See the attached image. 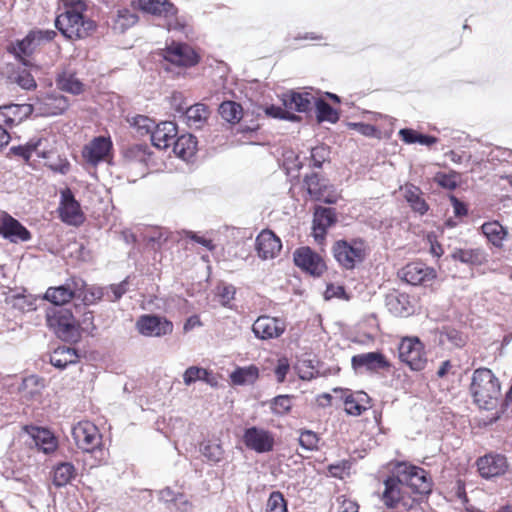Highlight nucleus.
<instances>
[{
	"label": "nucleus",
	"mask_w": 512,
	"mask_h": 512,
	"mask_svg": "<svg viewBox=\"0 0 512 512\" xmlns=\"http://www.w3.org/2000/svg\"><path fill=\"white\" fill-rule=\"evenodd\" d=\"M317 119L319 122L328 121L331 123L337 122L339 119L338 113L324 100L316 101Z\"/></svg>",
	"instance_id": "de8ad7c7"
},
{
	"label": "nucleus",
	"mask_w": 512,
	"mask_h": 512,
	"mask_svg": "<svg viewBox=\"0 0 512 512\" xmlns=\"http://www.w3.org/2000/svg\"><path fill=\"white\" fill-rule=\"evenodd\" d=\"M286 330L283 320L267 315L259 316L252 325V331L256 338L270 340L279 338Z\"/></svg>",
	"instance_id": "ddd939ff"
},
{
	"label": "nucleus",
	"mask_w": 512,
	"mask_h": 512,
	"mask_svg": "<svg viewBox=\"0 0 512 512\" xmlns=\"http://www.w3.org/2000/svg\"><path fill=\"white\" fill-rule=\"evenodd\" d=\"M336 221V214L332 208L317 207L314 212L313 229L315 236L323 235Z\"/></svg>",
	"instance_id": "c756f323"
},
{
	"label": "nucleus",
	"mask_w": 512,
	"mask_h": 512,
	"mask_svg": "<svg viewBox=\"0 0 512 512\" xmlns=\"http://www.w3.org/2000/svg\"><path fill=\"white\" fill-rule=\"evenodd\" d=\"M177 137L176 124L171 121L161 122L151 132L152 144L158 149H167Z\"/></svg>",
	"instance_id": "5701e85b"
},
{
	"label": "nucleus",
	"mask_w": 512,
	"mask_h": 512,
	"mask_svg": "<svg viewBox=\"0 0 512 512\" xmlns=\"http://www.w3.org/2000/svg\"><path fill=\"white\" fill-rule=\"evenodd\" d=\"M408 296L405 294H392L386 299L388 309L396 316L409 315L410 311L407 307Z\"/></svg>",
	"instance_id": "a18cd8bd"
},
{
	"label": "nucleus",
	"mask_w": 512,
	"mask_h": 512,
	"mask_svg": "<svg viewBox=\"0 0 512 512\" xmlns=\"http://www.w3.org/2000/svg\"><path fill=\"white\" fill-rule=\"evenodd\" d=\"M112 150V141L110 138L99 136L86 144L82 150L84 160L96 166L100 162L108 161Z\"/></svg>",
	"instance_id": "4468645a"
},
{
	"label": "nucleus",
	"mask_w": 512,
	"mask_h": 512,
	"mask_svg": "<svg viewBox=\"0 0 512 512\" xmlns=\"http://www.w3.org/2000/svg\"><path fill=\"white\" fill-rule=\"evenodd\" d=\"M0 235L12 243L27 242L31 233L17 219L7 212L0 216Z\"/></svg>",
	"instance_id": "dca6fc26"
},
{
	"label": "nucleus",
	"mask_w": 512,
	"mask_h": 512,
	"mask_svg": "<svg viewBox=\"0 0 512 512\" xmlns=\"http://www.w3.org/2000/svg\"><path fill=\"white\" fill-rule=\"evenodd\" d=\"M47 325L64 341H76L79 334L78 323L71 311L59 309L47 315Z\"/></svg>",
	"instance_id": "423d86ee"
},
{
	"label": "nucleus",
	"mask_w": 512,
	"mask_h": 512,
	"mask_svg": "<svg viewBox=\"0 0 512 512\" xmlns=\"http://www.w3.org/2000/svg\"><path fill=\"white\" fill-rule=\"evenodd\" d=\"M242 440L248 449L256 453L270 452L275 444L272 432L256 426L245 429Z\"/></svg>",
	"instance_id": "9d476101"
},
{
	"label": "nucleus",
	"mask_w": 512,
	"mask_h": 512,
	"mask_svg": "<svg viewBox=\"0 0 512 512\" xmlns=\"http://www.w3.org/2000/svg\"><path fill=\"white\" fill-rule=\"evenodd\" d=\"M130 124L138 131L140 135L151 134L155 127V123L152 119L144 115H137L132 117Z\"/></svg>",
	"instance_id": "3c124183"
},
{
	"label": "nucleus",
	"mask_w": 512,
	"mask_h": 512,
	"mask_svg": "<svg viewBox=\"0 0 512 512\" xmlns=\"http://www.w3.org/2000/svg\"><path fill=\"white\" fill-rule=\"evenodd\" d=\"M79 355L74 348L60 346L50 355V363L59 369H64L70 364L77 363Z\"/></svg>",
	"instance_id": "473e14b6"
},
{
	"label": "nucleus",
	"mask_w": 512,
	"mask_h": 512,
	"mask_svg": "<svg viewBox=\"0 0 512 512\" xmlns=\"http://www.w3.org/2000/svg\"><path fill=\"white\" fill-rule=\"evenodd\" d=\"M16 82L19 86L26 90H30L36 87L35 79L30 72H20L16 78Z\"/></svg>",
	"instance_id": "052dcab7"
},
{
	"label": "nucleus",
	"mask_w": 512,
	"mask_h": 512,
	"mask_svg": "<svg viewBox=\"0 0 512 512\" xmlns=\"http://www.w3.org/2000/svg\"><path fill=\"white\" fill-rule=\"evenodd\" d=\"M292 397L289 395H279L273 399L272 411L278 415H284L291 410Z\"/></svg>",
	"instance_id": "864d4df0"
},
{
	"label": "nucleus",
	"mask_w": 512,
	"mask_h": 512,
	"mask_svg": "<svg viewBox=\"0 0 512 512\" xmlns=\"http://www.w3.org/2000/svg\"><path fill=\"white\" fill-rule=\"evenodd\" d=\"M324 295H325L326 299H331V298L348 299V297L346 296L344 287L343 286H335L333 284H330L327 286Z\"/></svg>",
	"instance_id": "0e129e2a"
},
{
	"label": "nucleus",
	"mask_w": 512,
	"mask_h": 512,
	"mask_svg": "<svg viewBox=\"0 0 512 512\" xmlns=\"http://www.w3.org/2000/svg\"><path fill=\"white\" fill-rule=\"evenodd\" d=\"M259 378V369L255 365L238 367L231 374L230 379L234 385H252Z\"/></svg>",
	"instance_id": "f704fd0d"
},
{
	"label": "nucleus",
	"mask_w": 512,
	"mask_h": 512,
	"mask_svg": "<svg viewBox=\"0 0 512 512\" xmlns=\"http://www.w3.org/2000/svg\"><path fill=\"white\" fill-rule=\"evenodd\" d=\"M47 155L45 159L47 160L45 165L49 167L52 171L58 172L60 174L68 173L70 169V164L66 158H62L58 155H55L53 152L47 150Z\"/></svg>",
	"instance_id": "09e8293b"
},
{
	"label": "nucleus",
	"mask_w": 512,
	"mask_h": 512,
	"mask_svg": "<svg viewBox=\"0 0 512 512\" xmlns=\"http://www.w3.org/2000/svg\"><path fill=\"white\" fill-rule=\"evenodd\" d=\"M174 110L192 128L202 127L210 115L209 108L203 103H196L194 105L174 104Z\"/></svg>",
	"instance_id": "412c9836"
},
{
	"label": "nucleus",
	"mask_w": 512,
	"mask_h": 512,
	"mask_svg": "<svg viewBox=\"0 0 512 512\" xmlns=\"http://www.w3.org/2000/svg\"><path fill=\"white\" fill-rule=\"evenodd\" d=\"M64 11L57 16L55 25L68 39L88 37L96 28L95 22L86 14L87 6L82 0H64Z\"/></svg>",
	"instance_id": "f257e3e1"
},
{
	"label": "nucleus",
	"mask_w": 512,
	"mask_h": 512,
	"mask_svg": "<svg viewBox=\"0 0 512 512\" xmlns=\"http://www.w3.org/2000/svg\"><path fill=\"white\" fill-rule=\"evenodd\" d=\"M139 333L147 337H161L171 334L172 322L156 315H143L136 322Z\"/></svg>",
	"instance_id": "f8f14e48"
},
{
	"label": "nucleus",
	"mask_w": 512,
	"mask_h": 512,
	"mask_svg": "<svg viewBox=\"0 0 512 512\" xmlns=\"http://www.w3.org/2000/svg\"><path fill=\"white\" fill-rule=\"evenodd\" d=\"M481 229L487 239L497 247L502 245L507 234L505 228L497 221L486 222L482 225Z\"/></svg>",
	"instance_id": "a19ab883"
},
{
	"label": "nucleus",
	"mask_w": 512,
	"mask_h": 512,
	"mask_svg": "<svg viewBox=\"0 0 512 512\" xmlns=\"http://www.w3.org/2000/svg\"><path fill=\"white\" fill-rule=\"evenodd\" d=\"M236 289L231 284H220L217 286V295L223 306H227L233 299Z\"/></svg>",
	"instance_id": "13d9d810"
},
{
	"label": "nucleus",
	"mask_w": 512,
	"mask_h": 512,
	"mask_svg": "<svg viewBox=\"0 0 512 512\" xmlns=\"http://www.w3.org/2000/svg\"><path fill=\"white\" fill-rule=\"evenodd\" d=\"M266 114L273 117V118H280V119H286L290 121H298L299 117L290 111H287V109H282L281 107L271 105L266 108Z\"/></svg>",
	"instance_id": "bf43d9fd"
},
{
	"label": "nucleus",
	"mask_w": 512,
	"mask_h": 512,
	"mask_svg": "<svg viewBox=\"0 0 512 512\" xmlns=\"http://www.w3.org/2000/svg\"><path fill=\"white\" fill-rule=\"evenodd\" d=\"M339 198L338 193L336 192L335 188L330 185V189H325L320 193L319 196L316 197L315 201H322L327 204H334L337 202Z\"/></svg>",
	"instance_id": "680f3d73"
},
{
	"label": "nucleus",
	"mask_w": 512,
	"mask_h": 512,
	"mask_svg": "<svg viewBox=\"0 0 512 512\" xmlns=\"http://www.w3.org/2000/svg\"><path fill=\"white\" fill-rule=\"evenodd\" d=\"M436 277L434 269L421 262L406 265L402 270V278L411 285H425Z\"/></svg>",
	"instance_id": "4be33fe9"
},
{
	"label": "nucleus",
	"mask_w": 512,
	"mask_h": 512,
	"mask_svg": "<svg viewBox=\"0 0 512 512\" xmlns=\"http://www.w3.org/2000/svg\"><path fill=\"white\" fill-rule=\"evenodd\" d=\"M83 287V281L72 279L64 285L48 288L44 297L54 305L61 306L73 298L81 297Z\"/></svg>",
	"instance_id": "9b49d317"
},
{
	"label": "nucleus",
	"mask_w": 512,
	"mask_h": 512,
	"mask_svg": "<svg viewBox=\"0 0 512 512\" xmlns=\"http://www.w3.org/2000/svg\"><path fill=\"white\" fill-rule=\"evenodd\" d=\"M329 148L324 145H319L311 149V161L314 168H321L323 163L329 159Z\"/></svg>",
	"instance_id": "5fc2aeb1"
},
{
	"label": "nucleus",
	"mask_w": 512,
	"mask_h": 512,
	"mask_svg": "<svg viewBox=\"0 0 512 512\" xmlns=\"http://www.w3.org/2000/svg\"><path fill=\"white\" fill-rule=\"evenodd\" d=\"M60 218L63 222L78 226L83 223L84 215L79 203L75 200L69 189L62 191L61 203L59 206Z\"/></svg>",
	"instance_id": "a211bd4d"
},
{
	"label": "nucleus",
	"mask_w": 512,
	"mask_h": 512,
	"mask_svg": "<svg viewBox=\"0 0 512 512\" xmlns=\"http://www.w3.org/2000/svg\"><path fill=\"white\" fill-rule=\"evenodd\" d=\"M72 436L79 449L86 453L95 454L98 463L104 460L102 436L96 425L90 421L78 422L72 428Z\"/></svg>",
	"instance_id": "7ed1b4c3"
},
{
	"label": "nucleus",
	"mask_w": 512,
	"mask_h": 512,
	"mask_svg": "<svg viewBox=\"0 0 512 512\" xmlns=\"http://www.w3.org/2000/svg\"><path fill=\"white\" fill-rule=\"evenodd\" d=\"M319 437L311 430H303L300 432L299 444L307 451H314L318 449Z\"/></svg>",
	"instance_id": "603ef678"
},
{
	"label": "nucleus",
	"mask_w": 512,
	"mask_h": 512,
	"mask_svg": "<svg viewBox=\"0 0 512 512\" xmlns=\"http://www.w3.org/2000/svg\"><path fill=\"white\" fill-rule=\"evenodd\" d=\"M341 392L343 394L341 398L344 401L345 411L347 414L359 416L368 409L370 398L365 392L357 391L352 393L348 390H341Z\"/></svg>",
	"instance_id": "a878e982"
},
{
	"label": "nucleus",
	"mask_w": 512,
	"mask_h": 512,
	"mask_svg": "<svg viewBox=\"0 0 512 512\" xmlns=\"http://www.w3.org/2000/svg\"><path fill=\"white\" fill-rule=\"evenodd\" d=\"M138 20L137 15L129 9H119L113 20V29L120 33L132 27Z\"/></svg>",
	"instance_id": "37998d69"
},
{
	"label": "nucleus",
	"mask_w": 512,
	"mask_h": 512,
	"mask_svg": "<svg viewBox=\"0 0 512 512\" xmlns=\"http://www.w3.org/2000/svg\"><path fill=\"white\" fill-rule=\"evenodd\" d=\"M351 365L357 373H363L364 371L377 372L387 370L390 367V363L380 352L354 355L351 359Z\"/></svg>",
	"instance_id": "f3484780"
},
{
	"label": "nucleus",
	"mask_w": 512,
	"mask_h": 512,
	"mask_svg": "<svg viewBox=\"0 0 512 512\" xmlns=\"http://www.w3.org/2000/svg\"><path fill=\"white\" fill-rule=\"evenodd\" d=\"M451 257L467 265H481L485 261V253L479 248H455L451 253Z\"/></svg>",
	"instance_id": "72a5a7b5"
},
{
	"label": "nucleus",
	"mask_w": 512,
	"mask_h": 512,
	"mask_svg": "<svg viewBox=\"0 0 512 512\" xmlns=\"http://www.w3.org/2000/svg\"><path fill=\"white\" fill-rule=\"evenodd\" d=\"M47 139L44 138H33L29 140L25 145L14 146L11 151L17 155L29 161L32 154L35 153L37 157L46 158L47 155Z\"/></svg>",
	"instance_id": "bb28decb"
},
{
	"label": "nucleus",
	"mask_w": 512,
	"mask_h": 512,
	"mask_svg": "<svg viewBox=\"0 0 512 512\" xmlns=\"http://www.w3.org/2000/svg\"><path fill=\"white\" fill-rule=\"evenodd\" d=\"M149 147L145 144H135L124 151V158L128 162L147 164L151 158Z\"/></svg>",
	"instance_id": "79ce46f5"
},
{
	"label": "nucleus",
	"mask_w": 512,
	"mask_h": 512,
	"mask_svg": "<svg viewBox=\"0 0 512 512\" xmlns=\"http://www.w3.org/2000/svg\"><path fill=\"white\" fill-rule=\"evenodd\" d=\"M336 261L345 269H353L366 257V244L361 239L339 240L332 248Z\"/></svg>",
	"instance_id": "39448f33"
},
{
	"label": "nucleus",
	"mask_w": 512,
	"mask_h": 512,
	"mask_svg": "<svg viewBox=\"0 0 512 512\" xmlns=\"http://www.w3.org/2000/svg\"><path fill=\"white\" fill-rule=\"evenodd\" d=\"M200 452L211 463H219L224 459L225 451L220 443L205 441L200 444Z\"/></svg>",
	"instance_id": "c03bdc74"
},
{
	"label": "nucleus",
	"mask_w": 512,
	"mask_h": 512,
	"mask_svg": "<svg viewBox=\"0 0 512 512\" xmlns=\"http://www.w3.org/2000/svg\"><path fill=\"white\" fill-rule=\"evenodd\" d=\"M76 468L70 462H61L53 469V484L56 487L66 486L76 476Z\"/></svg>",
	"instance_id": "e433bc0d"
},
{
	"label": "nucleus",
	"mask_w": 512,
	"mask_h": 512,
	"mask_svg": "<svg viewBox=\"0 0 512 512\" xmlns=\"http://www.w3.org/2000/svg\"><path fill=\"white\" fill-rule=\"evenodd\" d=\"M185 236H186V238H189V239L195 241L196 243L202 245L209 251H212L215 248L212 240L207 239L203 236H199L195 232L187 231V232H185Z\"/></svg>",
	"instance_id": "338daca9"
},
{
	"label": "nucleus",
	"mask_w": 512,
	"mask_h": 512,
	"mask_svg": "<svg viewBox=\"0 0 512 512\" xmlns=\"http://www.w3.org/2000/svg\"><path fill=\"white\" fill-rule=\"evenodd\" d=\"M281 248V240L270 230H263L256 237L255 249L262 260L274 259L279 255Z\"/></svg>",
	"instance_id": "6ab92c4d"
},
{
	"label": "nucleus",
	"mask_w": 512,
	"mask_h": 512,
	"mask_svg": "<svg viewBox=\"0 0 512 512\" xmlns=\"http://www.w3.org/2000/svg\"><path fill=\"white\" fill-rule=\"evenodd\" d=\"M289 368L290 366L286 358H281L278 360V364L275 368V375L279 383L284 382Z\"/></svg>",
	"instance_id": "69168bd1"
},
{
	"label": "nucleus",
	"mask_w": 512,
	"mask_h": 512,
	"mask_svg": "<svg viewBox=\"0 0 512 512\" xmlns=\"http://www.w3.org/2000/svg\"><path fill=\"white\" fill-rule=\"evenodd\" d=\"M283 105L287 111L306 112L310 109L311 101L308 94L289 92L283 95Z\"/></svg>",
	"instance_id": "c9c22d12"
},
{
	"label": "nucleus",
	"mask_w": 512,
	"mask_h": 512,
	"mask_svg": "<svg viewBox=\"0 0 512 512\" xmlns=\"http://www.w3.org/2000/svg\"><path fill=\"white\" fill-rule=\"evenodd\" d=\"M4 109L8 119V126H12L27 118L32 113L33 106L30 104H9L4 105Z\"/></svg>",
	"instance_id": "58836bf2"
},
{
	"label": "nucleus",
	"mask_w": 512,
	"mask_h": 512,
	"mask_svg": "<svg viewBox=\"0 0 512 512\" xmlns=\"http://www.w3.org/2000/svg\"><path fill=\"white\" fill-rule=\"evenodd\" d=\"M396 474L403 484L410 487L415 493L427 495L432 490V481L423 468L400 463L396 468Z\"/></svg>",
	"instance_id": "0eeeda50"
},
{
	"label": "nucleus",
	"mask_w": 512,
	"mask_h": 512,
	"mask_svg": "<svg viewBox=\"0 0 512 512\" xmlns=\"http://www.w3.org/2000/svg\"><path fill=\"white\" fill-rule=\"evenodd\" d=\"M470 391L474 401L484 409H491L501 394L498 378L488 368L474 371Z\"/></svg>",
	"instance_id": "f03ea898"
},
{
	"label": "nucleus",
	"mask_w": 512,
	"mask_h": 512,
	"mask_svg": "<svg viewBox=\"0 0 512 512\" xmlns=\"http://www.w3.org/2000/svg\"><path fill=\"white\" fill-rule=\"evenodd\" d=\"M205 376H207V369L191 366L185 370L183 374V381L185 385L189 386L196 381H201Z\"/></svg>",
	"instance_id": "6e6d98bb"
},
{
	"label": "nucleus",
	"mask_w": 512,
	"mask_h": 512,
	"mask_svg": "<svg viewBox=\"0 0 512 512\" xmlns=\"http://www.w3.org/2000/svg\"><path fill=\"white\" fill-rule=\"evenodd\" d=\"M139 5L143 11L163 17L169 31L185 33L187 23L177 15V8L169 0H139Z\"/></svg>",
	"instance_id": "20e7f679"
},
{
	"label": "nucleus",
	"mask_w": 512,
	"mask_h": 512,
	"mask_svg": "<svg viewBox=\"0 0 512 512\" xmlns=\"http://www.w3.org/2000/svg\"><path fill=\"white\" fill-rule=\"evenodd\" d=\"M127 285V280H124L119 284H112L106 287V299L109 301L119 300L127 292Z\"/></svg>",
	"instance_id": "4d7b16f0"
},
{
	"label": "nucleus",
	"mask_w": 512,
	"mask_h": 512,
	"mask_svg": "<svg viewBox=\"0 0 512 512\" xmlns=\"http://www.w3.org/2000/svg\"><path fill=\"white\" fill-rule=\"evenodd\" d=\"M399 358L414 371L424 369L427 361L423 345L417 338H405L402 340L399 346Z\"/></svg>",
	"instance_id": "6e6552de"
},
{
	"label": "nucleus",
	"mask_w": 512,
	"mask_h": 512,
	"mask_svg": "<svg viewBox=\"0 0 512 512\" xmlns=\"http://www.w3.org/2000/svg\"><path fill=\"white\" fill-rule=\"evenodd\" d=\"M219 114L229 123H237L242 118V107L234 101H224L219 106Z\"/></svg>",
	"instance_id": "49530a36"
},
{
	"label": "nucleus",
	"mask_w": 512,
	"mask_h": 512,
	"mask_svg": "<svg viewBox=\"0 0 512 512\" xmlns=\"http://www.w3.org/2000/svg\"><path fill=\"white\" fill-rule=\"evenodd\" d=\"M400 190L403 192V197L414 212L423 215L428 211L429 206L424 200L423 193L419 187L413 184H405L400 187Z\"/></svg>",
	"instance_id": "cd10ccee"
},
{
	"label": "nucleus",
	"mask_w": 512,
	"mask_h": 512,
	"mask_svg": "<svg viewBox=\"0 0 512 512\" xmlns=\"http://www.w3.org/2000/svg\"><path fill=\"white\" fill-rule=\"evenodd\" d=\"M477 467L483 478L490 479L503 475L508 469V463L504 455L487 454L477 460Z\"/></svg>",
	"instance_id": "aec40b11"
},
{
	"label": "nucleus",
	"mask_w": 512,
	"mask_h": 512,
	"mask_svg": "<svg viewBox=\"0 0 512 512\" xmlns=\"http://www.w3.org/2000/svg\"><path fill=\"white\" fill-rule=\"evenodd\" d=\"M196 148V137L191 134L176 137L173 143L174 154L183 160H189L191 157H193L196 152Z\"/></svg>",
	"instance_id": "7c9ffc66"
},
{
	"label": "nucleus",
	"mask_w": 512,
	"mask_h": 512,
	"mask_svg": "<svg viewBox=\"0 0 512 512\" xmlns=\"http://www.w3.org/2000/svg\"><path fill=\"white\" fill-rule=\"evenodd\" d=\"M159 499L165 503L177 502V499H182V493L175 492L171 488H164L159 492Z\"/></svg>",
	"instance_id": "e2e57ef3"
},
{
	"label": "nucleus",
	"mask_w": 512,
	"mask_h": 512,
	"mask_svg": "<svg viewBox=\"0 0 512 512\" xmlns=\"http://www.w3.org/2000/svg\"><path fill=\"white\" fill-rule=\"evenodd\" d=\"M57 86L60 90L73 95H79L84 91V84L74 73L68 71H64L58 76Z\"/></svg>",
	"instance_id": "4c0bfd02"
},
{
	"label": "nucleus",
	"mask_w": 512,
	"mask_h": 512,
	"mask_svg": "<svg viewBox=\"0 0 512 512\" xmlns=\"http://www.w3.org/2000/svg\"><path fill=\"white\" fill-rule=\"evenodd\" d=\"M402 485L403 482L398 477V474H396V476L388 477L384 481V491L382 492L381 500L385 507L388 509H395L398 507L403 499Z\"/></svg>",
	"instance_id": "b1692460"
},
{
	"label": "nucleus",
	"mask_w": 512,
	"mask_h": 512,
	"mask_svg": "<svg viewBox=\"0 0 512 512\" xmlns=\"http://www.w3.org/2000/svg\"><path fill=\"white\" fill-rule=\"evenodd\" d=\"M163 58L177 66H193L198 62V56L195 51L187 44L175 43L168 46L162 52Z\"/></svg>",
	"instance_id": "2eb2a0df"
},
{
	"label": "nucleus",
	"mask_w": 512,
	"mask_h": 512,
	"mask_svg": "<svg viewBox=\"0 0 512 512\" xmlns=\"http://www.w3.org/2000/svg\"><path fill=\"white\" fill-rule=\"evenodd\" d=\"M40 113L44 116H55L62 114L69 107L68 99L63 95H48L42 102Z\"/></svg>",
	"instance_id": "c85d7f7f"
},
{
	"label": "nucleus",
	"mask_w": 512,
	"mask_h": 512,
	"mask_svg": "<svg viewBox=\"0 0 512 512\" xmlns=\"http://www.w3.org/2000/svg\"><path fill=\"white\" fill-rule=\"evenodd\" d=\"M27 432L34 439L36 446L42 449L44 453H50L56 449V439L49 430L32 426L27 428Z\"/></svg>",
	"instance_id": "2f4dec72"
},
{
	"label": "nucleus",
	"mask_w": 512,
	"mask_h": 512,
	"mask_svg": "<svg viewBox=\"0 0 512 512\" xmlns=\"http://www.w3.org/2000/svg\"><path fill=\"white\" fill-rule=\"evenodd\" d=\"M266 512H288L286 500L281 492L274 491L270 494L266 504Z\"/></svg>",
	"instance_id": "8fccbe9b"
},
{
	"label": "nucleus",
	"mask_w": 512,
	"mask_h": 512,
	"mask_svg": "<svg viewBox=\"0 0 512 512\" xmlns=\"http://www.w3.org/2000/svg\"><path fill=\"white\" fill-rule=\"evenodd\" d=\"M303 184L307 193L313 200L325 189H330L328 182L317 173L305 176Z\"/></svg>",
	"instance_id": "ea45409f"
},
{
	"label": "nucleus",
	"mask_w": 512,
	"mask_h": 512,
	"mask_svg": "<svg viewBox=\"0 0 512 512\" xmlns=\"http://www.w3.org/2000/svg\"><path fill=\"white\" fill-rule=\"evenodd\" d=\"M304 365H306V362H299L297 366L298 375L302 380H311L318 375L319 372L316 368H304Z\"/></svg>",
	"instance_id": "774afa93"
},
{
	"label": "nucleus",
	"mask_w": 512,
	"mask_h": 512,
	"mask_svg": "<svg viewBox=\"0 0 512 512\" xmlns=\"http://www.w3.org/2000/svg\"><path fill=\"white\" fill-rule=\"evenodd\" d=\"M42 34L40 32H29L25 38L20 41H17L13 46L14 54L21 59L23 65L31 66L33 69L38 70V66H33L30 60L24 59L25 56H30L35 49L41 44L40 37Z\"/></svg>",
	"instance_id": "393cba45"
},
{
	"label": "nucleus",
	"mask_w": 512,
	"mask_h": 512,
	"mask_svg": "<svg viewBox=\"0 0 512 512\" xmlns=\"http://www.w3.org/2000/svg\"><path fill=\"white\" fill-rule=\"evenodd\" d=\"M293 260L297 267L314 277L321 276L326 270L323 258L309 247L297 248Z\"/></svg>",
	"instance_id": "1a4fd4ad"
}]
</instances>
